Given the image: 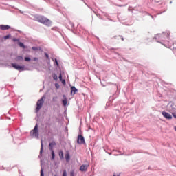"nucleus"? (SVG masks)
Instances as JSON below:
<instances>
[{
	"instance_id": "1",
	"label": "nucleus",
	"mask_w": 176,
	"mask_h": 176,
	"mask_svg": "<svg viewBox=\"0 0 176 176\" xmlns=\"http://www.w3.org/2000/svg\"><path fill=\"white\" fill-rule=\"evenodd\" d=\"M45 98V96H43L40 100H38L37 102V107L36 109V112H39L41 110V108H42L43 105V99Z\"/></svg>"
},
{
	"instance_id": "2",
	"label": "nucleus",
	"mask_w": 176,
	"mask_h": 176,
	"mask_svg": "<svg viewBox=\"0 0 176 176\" xmlns=\"http://www.w3.org/2000/svg\"><path fill=\"white\" fill-rule=\"evenodd\" d=\"M90 166V164H89V162H86V164L84 165H82L80 167V171L86 173V171H87V169L89 168V166Z\"/></svg>"
},
{
	"instance_id": "3",
	"label": "nucleus",
	"mask_w": 176,
	"mask_h": 176,
	"mask_svg": "<svg viewBox=\"0 0 176 176\" xmlns=\"http://www.w3.org/2000/svg\"><path fill=\"white\" fill-rule=\"evenodd\" d=\"M38 21L39 23H42V24H46V23H49L50 21L47 18H45L44 16H40L38 18Z\"/></svg>"
},
{
	"instance_id": "4",
	"label": "nucleus",
	"mask_w": 176,
	"mask_h": 176,
	"mask_svg": "<svg viewBox=\"0 0 176 176\" xmlns=\"http://www.w3.org/2000/svg\"><path fill=\"white\" fill-rule=\"evenodd\" d=\"M77 144H86V142L85 141V138L82 135H78V140H77Z\"/></svg>"
},
{
	"instance_id": "5",
	"label": "nucleus",
	"mask_w": 176,
	"mask_h": 176,
	"mask_svg": "<svg viewBox=\"0 0 176 176\" xmlns=\"http://www.w3.org/2000/svg\"><path fill=\"white\" fill-rule=\"evenodd\" d=\"M162 115L165 118V119H168V120H171V119H173V116L166 111H162Z\"/></svg>"
},
{
	"instance_id": "6",
	"label": "nucleus",
	"mask_w": 176,
	"mask_h": 176,
	"mask_svg": "<svg viewBox=\"0 0 176 176\" xmlns=\"http://www.w3.org/2000/svg\"><path fill=\"white\" fill-rule=\"evenodd\" d=\"M12 67H13V68H14L15 69H17V71L24 69V66H20V65H19L17 64H15V63H12Z\"/></svg>"
},
{
	"instance_id": "7",
	"label": "nucleus",
	"mask_w": 176,
	"mask_h": 176,
	"mask_svg": "<svg viewBox=\"0 0 176 176\" xmlns=\"http://www.w3.org/2000/svg\"><path fill=\"white\" fill-rule=\"evenodd\" d=\"M33 135L35 137H38L39 135V133L38 132V124H36L34 129L32 131Z\"/></svg>"
},
{
	"instance_id": "8",
	"label": "nucleus",
	"mask_w": 176,
	"mask_h": 176,
	"mask_svg": "<svg viewBox=\"0 0 176 176\" xmlns=\"http://www.w3.org/2000/svg\"><path fill=\"white\" fill-rule=\"evenodd\" d=\"M0 30H2L3 31L10 30V26L8 25H0Z\"/></svg>"
},
{
	"instance_id": "9",
	"label": "nucleus",
	"mask_w": 176,
	"mask_h": 176,
	"mask_svg": "<svg viewBox=\"0 0 176 176\" xmlns=\"http://www.w3.org/2000/svg\"><path fill=\"white\" fill-rule=\"evenodd\" d=\"M77 91H78V89H76V87H71V96H75Z\"/></svg>"
},
{
	"instance_id": "10",
	"label": "nucleus",
	"mask_w": 176,
	"mask_h": 176,
	"mask_svg": "<svg viewBox=\"0 0 176 176\" xmlns=\"http://www.w3.org/2000/svg\"><path fill=\"white\" fill-rule=\"evenodd\" d=\"M56 145V142H52L51 143H50L49 144V149L51 151H53V146H55Z\"/></svg>"
},
{
	"instance_id": "11",
	"label": "nucleus",
	"mask_w": 176,
	"mask_h": 176,
	"mask_svg": "<svg viewBox=\"0 0 176 176\" xmlns=\"http://www.w3.org/2000/svg\"><path fill=\"white\" fill-rule=\"evenodd\" d=\"M65 157L66 159V162H69L71 160V156L69 155V153H67L65 155Z\"/></svg>"
},
{
	"instance_id": "12",
	"label": "nucleus",
	"mask_w": 176,
	"mask_h": 176,
	"mask_svg": "<svg viewBox=\"0 0 176 176\" xmlns=\"http://www.w3.org/2000/svg\"><path fill=\"white\" fill-rule=\"evenodd\" d=\"M63 98H64V100H62V102H63L64 107H66L67 103V97H65V95H63Z\"/></svg>"
},
{
	"instance_id": "13",
	"label": "nucleus",
	"mask_w": 176,
	"mask_h": 176,
	"mask_svg": "<svg viewBox=\"0 0 176 176\" xmlns=\"http://www.w3.org/2000/svg\"><path fill=\"white\" fill-rule=\"evenodd\" d=\"M42 152H43V142L41 140L40 153H42Z\"/></svg>"
},
{
	"instance_id": "14",
	"label": "nucleus",
	"mask_w": 176,
	"mask_h": 176,
	"mask_svg": "<svg viewBox=\"0 0 176 176\" xmlns=\"http://www.w3.org/2000/svg\"><path fill=\"white\" fill-rule=\"evenodd\" d=\"M59 157L60 159H64V153L63 151L59 152Z\"/></svg>"
},
{
	"instance_id": "15",
	"label": "nucleus",
	"mask_w": 176,
	"mask_h": 176,
	"mask_svg": "<svg viewBox=\"0 0 176 176\" xmlns=\"http://www.w3.org/2000/svg\"><path fill=\"white\" fill-rule=\"evenodd\" d=\"M16 60L17 61H23V56H17Z\"/></svg>"
},
{
	"instance_id": "16",
	"label": "nucleus",
	"mask_w": 176,
	"mask_h": 176,
	"mask_svg": "<svg viewBox=\"0 0 176 176\" xmlns=\"http://www.w3.org/2000/svg\"><path fill=\"white\" fill-rule=\"evenodd\" d=\"M52 152V160H54V157H56V155L54 154V151H51Z\"/></svg>"
},
{
	"instance_id": "17",
	"label": "nucleus",
	"mask_w": 176,
	"mask_h": 176,
	"mask_svg": "<svg viewBox=\"0 0 176 176\" xmlns=\"http://www.w3.org/2000/svg\"><path fill=\"white\" fill-rule=\"evenodd\" d=\"M52 76L54 80H58V77H57V74H53Z\"/></svg>"
},
{
	"instance_id": "18",
	"label": "nucleus",
	"mask_w": 176,
	"mask_h": 176,
	"mask_svg": "<svg viewBox=\"0 0 176 176\" xmlns=\"http://www.w3.org/2000/svg\"><path fill=\"white\" fill-rule=\"evenodd\" d=\"M19 46L20 47H23L24 49V47H25V46H24V44L23 43H19Z\"/></svg>"
},
{
	"instance_id": "19",
	"label": "nucleus",
	"mask_w": 176,
	"mask_h": 176,
	"mask_svg": "<svg viewBox=\"0 0 176 176\" xmlns=\"http://www.w3.org/2000/svg\"><path fill=\"white\" fill-rule=\"evenodd\" d=\"M25 61H31V58L28 57H25Z\"/></svg>"
},
{
	"instance_id": "20",
	"label": "nucleus",
	"mask_w": 176,
	"mask_h": 176,
	"mask_svg": "<svg viewBox=\"0 0 176 176\" xmlns=\"http://www.w3.org/2000/svg\"><path fill=\"white\" fill-rule=\"evenodd\" d=\"M63 176H67V170H64L63 171Z\"/></svg>"
},
{
	"instance_id": "21",
	"label": "nucleus",
	"mask_w": 176,
	"mask_h": 176,
	"mask_svg": "<svg viewBox=\"0 0 176 176\" xmlns=\"http://www.w3.org/2000/svg\"><path fill=\"white\" fill-rule=\"evenodd\" d=\"M55 87H56V89H60V85H58V83H55Z\"/></svg>"
},
{
	"instance_id": "22",
	"label": "nucleus",
	"mask_w": 176,
	"mask_h": 176,
	"mask_svg": "<svg viewBox=\"0 0 176 176\" xmlns=\"http://www.w3.org/2000/svg\"><path fill=\"white\" fill-rule=\"evenodd\" d=\"M41 176H45V175L43 174V169H41Z\"/></svg>"
},
{
	"instance_id": "23",
	"label": "nucleus",
	"mask_w": 176,
	"mask_h": 176,
	"mask_svg": "<svg viewBox=\"0 0 176 176\" xmlns=\"http://www.w3.org/2000/svg\"><path fill=\"white\" fill-rule=\"evenodd\" d=\"M10 38V35H7L4 37V39H9Z\"/></svg>"
},
{
	"instance_id": "24",
	"label": "nucleus",
	"mask_w": 176,
	"mask_h": 176,
	"mask_svg": "<svg viewBox=\"0 0 176 176\" xmlns=\"http://www.w3.org/2000/svg\"><path fill=\"white\" fill-rule=\"evenodd\" d=\"M32 50H39V49H38V47H32Z\"/></svg>"
},
{
	"instance_id": "25",
	"label": "nucleus",
	"mask_w": 176,
	"mask_h": 176,
	"mask_svg": "<svg viewBox=\"0 0 176 176\" xmlns=\"http://www.w3.org/2000/svg\"><path fill=\"white\" fill-rule=\"evenodd\" d=\"M59 80L60 81L63 80V75H61V74L59 75Z\"/></svg>"
},
{
	"instance_id": "26",
	"label": "nucleus",
	"mask_w": 176,
	"mask_h": 176,
	"mask_svg": "<svg viewBox=\"0 0 176 176\" xmlns=\"http://www.w3.org/2000/svg\"><path fill=\"white\" fill-rule=\"evenodd\" d=\"M60 82H62L63 85H65L66 84L65 79H63L62 80H60Z\"/></svg>"
},
{
	"instance_id": "27",
	"label": "nucleus",
	"mask_w": 176,
	"mask_h": 176,
	"mask_svg": "<svg viewBox=\"0 0 176 176\" xmlns=\"http://www.w3.org/2000/svg\"><path fill=\"white\" fill-rule=\"evenodd\" d=\"M173 118H175V119H176V113H172Z\"/></svg>"
},
{
	"instance_id": "28",
	"label": "nucleus",
	"mask_w": 176,
	"mask_h": 176,
	"mask_svg": "<svg viewBox=\"0 0 176 176\" xmlns=\"http://www.w3.org/2000/svg\"><path fill=\"white\" fill-rule=\"evenodd\" d=\"M12 41H13L14 42H18L19 39H17V38H13Z\"/></svg>"
},
{
	"instance_id": "29",
	"label": "nucleus",
	"mask_w": 176,
	"mask_h": 176,
	"mask_svg": "<svg viewBox=\"0 0 176 176\" xmlns=\"http://www.w3.org/2000/svg\"><path fill=\"white\" fill-rule=\"evenodd\" d=\"M70 176H74V171L70 172Z\"/></svg>"
},
{
	"instance_id": "30",
	"label": "nucleus",
	"mask_w": 176,
	"mask_h": 176,
	"mask_svg": "<svg viewBox=\"0 0 176 176\" xmlns=\"http://www.w3.org/2000/svg\"><path fill=\"white\" fill-rule=\"evenodd\" d=\"M55 63H56L57 67H58V62L57 61V59H55Z\"/></svg>"
},
{
	"instance_id": "31",
	"label": "nucleus",
	"mask_w": 176,
	"mask_h": 176,
	"mask_svg": "<svg viewBox=\"0 0 176 176\" xmlns=\"http://www.w3.org/2000/svg\"><path fill=\"white\" fill-rule=\"evenodd\" d=\"M45 57H47V58H49V54H47V53H45Z\"/></svg>"
},
{
	"instance_id": "32",
	"label": "nucleus",
	"mask_w": 176,
	"mask_h": 176,
	"mask_svg": "<svg viewBox=\"0 0 176 176\" xmlns=\"http://www.w3.org/2000/svg\"><path fill=\"white\" fill-rule=\"evenodd\" d=\"M33 60L34 61H38V58H34Z\"/></svg>"
},
{
	"instance_id": "33",
	"label": "nucleus",
	"mask_w": 176,
	"mask_h": 176,
	"mask_svg": "<svg viewBox=\"0 0 176 176\" xmlns=\"http://www.w3.org/2000/svg\"><path fill=\"white\" fill-rule=\"evenodd\" d=\"M122 41H124V38H122Z\"/></svg>"
},
{
	"instance_id": "34",
	"label": "nucleus",
	"mask_w": 176,
	"mask_h": 176,
	"mask_svg": "<svg viewBox=\"0 0 176 176\" xmlns=\"http://www.w3.org/2000/svg\"><path fill=\"white\" fill-rule=\"evenodd\" d=\"M113 176H116V175H113ZM117 176H119V175H118Z\"/></svg>"
}]
</instances>
